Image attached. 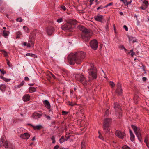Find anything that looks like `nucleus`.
<instances>
[{"mask_svg":"<svg viewBox=\"0 0 149 149\" xmlns=\"http://www.w3.org/2000/svg\"><path fill=\"white\" fill-rule=\"evenodd\" d=\"M147 7H146L145 6H142L140 7V8L142 10L146 9Z\"/></svg>","mask_w":149,"mask_h":149,"instance_id":"54","label":"nucleus"},{"mask_svg":"<svg viewBox=\"0 0 149 149\" xmlns=\"http://www.w3.org/2000/svg\"><path fill=\"white\" fill-rule=\"evenodd\" d=\"M131 126V127H132V128L133 130L135 132V133H136L137 132H136L137 131L138 127L137 126H135V125H132Z\"/></svg>","mask_w":149,"mask_h":149,"instance_id":"26","label":"nucleus"},{"mask_svg":"<svg viewBox=\"0 0 149 149\" xmlns=\"http://www.w3.org/2000/svg\"><path fill=\"white\" fill-rule=\"evenodd\" d=\"M120 106L118 103L117 102L114 103V108L116 111H117L118 109L120 110Z\"/></svg>","mask_w":149,"mask_h":149,"instance_id":"18","label":"nucleus"},{"mask_svg":"<svg viewBox=\"0 0 149 149\" xmlns=\"http://www.w3.org/2000/svg\"><path fill=\"white\" fill-rule=\"evenodd\" d=\"M30 136V135L27 133H25L20 135V137L23 139H28Z\"/></svg>","mask_w":149,"mask_h":149,"instance_id":"16","label":"nucleus"},{"mask_svg":"<svg viewBox=\"0 0 149 149\" xmlns=\"http://www.w3.org/2000/svg\"><path fill=\"white\" fill-rule=\"evenodd\" d=\"M52 125H54L55 124V121H53V122H52L51 123Z\"/></svg>","mask_w":149,"mask_h":149,"instance_id":"64","label":"nucleus"},{"mask_svg":"<svg viewBox=\"0 0 149 149\" xmlns=\"http://www.w3.org/2000/svg\"><path fill=\"white\" fill-rule=\"evenodd\" d=\"M10 80L11 79H6V81H5L9 82V81H10Z\"/></svg>","mask_w":149,"mask_h":149,"instance_id":"58","label":"nucleus"},{"mask_svg":"<svg viewBox=\"0 0 149 149\" xmlns=\"http://www.w3.org/2000/svg\"><path fill=\"white\" fill-rule=\"evenodd\" d=\"M136 132L138 133H141V130L139 128H137V131Z\"/></svg>","mask_w":149,"mask_h":149,"instance_id":"49","label":"nucleus"},{"mask_svg":"<svg viewBox=\"0 0 149 149\" xmlns=\"http://www.w3.org/2000/svg\"><path fill=\"white\" fill-rule=\"evenodd\" d=\"M115 134L118 137L121 139H123L125 134L123 132L117 130L115 132Z\"/></svg>","mask_w":149,"mask_h":149,"instance_id":"10","label":"nucleus"},{"mask_svg":"<svg viewBox=\"0 0 149 149\" xmlns=\"http://www.w3.org/2000/svg\"><path fill=\"white\" fill-rule=\"evenodd\" d=\"M129 132H130V135H131V134H133L132 132V130L130 129H129Z\"/></svg>","mask_w":149,"mask_h":149,"instance_id":"59","label":"nucleus"},{"mask_svg":"<svg viewBox=\"0 0 149 149\" xmlns=\"http://www.w3.org/2000/svg\"><path fill=\"white\" fill-rule=\"evenodd\" d=\"M51 139L52 140V143H54L55 142V138L54 136H52L51 137Z\"/></svg>","mask_w":149,"mask_h":149,"instance_id":"39","label":"nucleus"},{"mask_svg":"<svg viewBox=\"0 0 149 149\" xmlns=\"http://www.w3.org/2000/svg\"><path fill=\"white\" fill-rule=\"evenodd\" d=\"M9 33V32L8 31H7L5 30H4L3 31V36L5 38L6 37Z\"/></svg>","mask_w":149,"mask_h":149,"instance_id":"25","label":"nucleus"},{"mask_svg":"<svg viewBox=\"0 0 149 149\" xmlns=\"http://www.w3.org/2000/svg\"><path fill=\"white\" fill-rule=\"evenodd\" d=\"M66 140H65L64 139V136H62L60 139L59 141L60 143H61Z\"/></svg>","mask_w":149,"mask_h":149,"instance_id":"28","label":"nucleus"},{"mask_svg":"<svg viewBox=\"0 0 149 149\" xmlns=\"http://www.w3.org/2000/svg\"><path fill=\"white\" fill-rule=\"evenodd\" d=\"M76 21L75 20H71L62 26L61 28L64 30H68L70 31H71L73 30L72 27V24H75Z\"/></svg>","mask_w":149,"mask_h":149,"instance_id":"4","label":"nucleus"},{"mask_svg":"<svg viewBox=\"0 0 149 149\" xmlns=\"http://www.w3.org/2000/svg\"><path fill=\"white\" fill-rule=\"evenodd\" d=\"M2 146L6 148L8 147L7 142L5 136L1 137L0 140V146Z\"/></svg>","mask_w":149,"mask_h":149,"instance_id":"8","label":"nucleus"},{"mask_svg":"<svg viewBox=\"0 0 149 149\" xmlns=\"http://www.w3.org/2000/svg\"><path fill=\"white\" fill-rule=\"evenodd\" d=\"M103 8V7L102 6H99L97 8V10H99V9H102Z\"/></svg>","mask_w":149,"mask_h":149,"instance_id":"61","label":"nucleus"},{"mask_svg":"<svg viewBox=\"0 0 149 149\" xmlns=\"http://www.w3.org/2000/svg\"><path fill=\"white\" fill-rule=\"evenodd\" d=\"M86 56V53L83 51H78L69 54L68 56V59L70 65H74L76 63L80 64Z\"/></svg>","mask_w":149,"mask_h":149,"instance_id":"1","label":"nucleus"},{"mask_svg":"<svg viewBox=\"0 0 149 149\" xmlns=\"http://www.w3.org/2000/svg\"><path fill=\"white\" fill-rule=\"evenodd\" d=\"M43 103L45 107L47 109H49V111H50V105L49 102L47 100H45L43 101Z\"/></svg>","mask_w":149,"mask_h":149,"instance_id":"15","label":"nucleus"},{"mask_svg":"<svg viewBox=\"0 0 149 149\" xmlns=\"http://www.w3.org/2000/svg\"><path fill=\"white\" fill-rule=\"evenodd\" d=\"M24 84V82L23 81H22L19 85L20 86H22Z\"/></svg>","mask_w":149,"mask_h":149,"instance_id":"55","label":"nucleus"},{"mask_svg":"<svg viewBox=\"0 0 149 149\" xmlns=\"http://www.w3.org/2000/svg\"><path fill=\"white\" fill-rule=\"evenodd\" d=\"M62 114L63 115H66L68 113V112L64 111H63L62 112Z\"/></svg>","mask_w":149,"mask_h":149,"instance_id":"42","label":"nucleus"},{"mask_svg":"<svg viewBox=\"0 0 149 149\" xmlns=\"http://www.w3.org/2000/svg\"><path fill=\"white\" fill-rule=\"evenodd\" d=\"M23 28L25 32L28 33L29 32V29L28 27L26 26H24Z\"/></svg>","mask_w":149,"mask_h":149,"instance_id":"34","label":"nucleus"},{"mask_svg":"<svg viewBox=\"0 0 149 149\" xmlns=\"http://www.w3.org/2000/svg\"><path fill=\"white\" fill-rule=\"evenodd\" d=\"M109 113V111L108 110H107L105 112V116H107Z\"/></svg>","mask_w":149,"mask_h":149,"instance_id":"48","label":"nucleus"},{"mask_svg":"<svg viewBox=\"0 0 149 149\" xmlns=\"http://www.w3.org/2000/svg\"><path fill=\"white\" fill-rule=\"evenodd\" d=\"M143 3L145 4V6L147 7L148 6V1L146 0H144L143 2Z\"/></svg>","mask_w":149,"mask_h":149,"instance_id":"37","label":"nucleus"},{"mask_svg":"<svg viewBox=\"0 0 149 149\" xmlns=\"http://www.w3.org/2000/svg\"><path fill=\"white\" fill-rule=\"evenodd\" d=\"M128 38H129V41L130 42V41H133V40H134V39H135V37H133L132 36H129Z\"/></svg>","mask_w":149,"mask_h":149,"instance_id":"35","label":"nucleus"},{"mask_svg":"<svg viewBox=\"0 0 149 149\" xmlns=\"http://www.w3.org/2000/svg\"><path fill=\"white\" fill-rule=\"evenodd\" d=\"M42 114L43 113H41L39 114L35 112L33 114L32 117L34 119H38L41 118Z\"/></svg>","mask_w":149,"mask_h":149,"instance_id":"14","label":"nucleus"},{"mask_svg":"<svg viewBox=\"0 0 149 149\" xmlns=\"http://www.w3.org/2000/svg\"><path fill=\"white\" fill-rule=\"evenodd\" d=\"M63 21V19L62 18H60L57 19V22L58 23L61 22Z\"/></svg>","mask_w":149,"mask_h":149,"instance_id":"47","label":"nucleus"},{"mask_svg":"<svg viewBox=\"0 0 149 149\" xmlns=\"http://www.w3.org/2000/svg\"><path fill=\"white\" fill-rule=\"evenodd\" d=\"M123 2L125 5H128L130 4V3H128V2L127 1V0H124Z\"/></svg>","mask_w":149,"mask_h":149,"instance_id":"44","label":"nucleus"},{"mask_svg":"<svg viewBox=\"0 0 149 149\" xmlns=\"http://www.w3.org/2000/svg\"><path fill=\"white\" fill-rule=\"evenodd\" d=\"M78 28L82 32L81 37L84 41L85 42H88L92 35V31L90 30L85 28L82 25L79 26Z\"/></svg>","mask_w":149,"mask_h":149,"instance_id":"2","label":"nucleus"},{"mask_svg":"<svg viewBox=\"0 0 149 149\" xmlns=\"http://www.w3.org/2000/svg\"><path fill=\"white\" fill-rule=\"evenodd\" d=\"M113 3L112 2L110 3H109L107 4V5H106L104 7V8H107V7H108L109 6H110L111 5H113Z\"/></svg>","mask_w":149,"mask_h":149,"instance_id":"46","label":"nucleus"},{"mask_svg":"<svg viewBox=\"0 0 149 149\" xmlns=\"http://www.w3.org/2000/svg\"><path fill=\"white\" fill-rule=\"evenodd\" d=\"M61 8L63 10H66V8L63 5L61 6Z\"/></svg>","mask_w":149,"mask_h":149,"instance_id":"50","label":"nucleus"},{"mask_svg":"<svg viewBox=\"0 0 149 149\" xmlns=\"http://www.w3.org/2000/svg\"><path fill=\"white\" fill-rule=\"evenodd\" d=\"M111 122V120L110 118H106L103 122V126L109 127Z\"/></svg>","mask_w":149,"mask_h":149,"instance_id":"12","label":"nucleus"},{"mask_svg":"<svg viewBox=\"0 0 149 149\" xmlns=\"http://www.w3.org/2000/svg\"><path fill=\"white\" fill-rule=\"evenodd\" d=\"M137 137L138 138V140L140 142L142 141V136L141 133H138L137 132L135 133Z\"/></svg>","mask_w":149,"mask_h":149,"instance_id":"19","label":"nucleus"},{"mask_svg":"<svg viewBox=\"0 0 149 149\" xmlns=\"http://www.w3.org/2000/svg\"><path fill=\"white\" fill-rule=\"evenodd\" d=\"M23 44L24 46H27V43L26 42H24L23 43Z\"/></svg>","mask_w":149,"mask_h":149,"instance_id":"62","label":"nucleus"},{"mask_svg":"<svg viewBox=\"0 0 149 149\" xmlns=\"http://www.w3.org/2000/svg\"><path fill=\"white\" fill-rule=\"evenodd\" d=\"M6 60L7 62V64L8 66L10 67H11L12 66V65L10 64L9 61L7 59H6Z\"/></svg>","mask_w":149,"mask_h":149,"instance_id":"36","label":"nucleus"},{"mask_svg":"<svg viewBox=\"0 0 149 149\" xmlns=\"http://www.w3.org/2000/svg\"><path fill=\"white\" fill-rule=\"evenodd\" d=\"M36 91V88L33 87H30L29 89V92L30 93H32L35 92Z\"/></svg>","mask_w":149,"mask_h":149,"instance_id":"24","label":"nucleus"},{"mask_svg":"<svg viewBox=\"0 0 149 149\" xmlns=\"http://www.w3.org/2000/svg\"><path fill=\"white\" fill-rule=\"evenodd\" d=\"M0 71L3 74L6 73V72L3 69H0Z\"/></svg>","mask_w":149,"mask_h":149,"instance_id":"43","label":"nucleus"},{"mask_svg":"<svg viewBox=\"0 0 149 149\" xmlns=\"http://www.w3.org/2000/svg\"><path fill=\"white\" fill-rule=\"evenodd\" d=\"M35 36L32 34H31L28 40L27 47H33L34 44Z\"/></svg>","mask_w":149,"mask_h":149,"instance_id":"6","label":"nucleus"},{"mask_svg":"<svg viewBox=\"0 0 149 149\" xmlns=\"http://www.w3.org/2000/svg\"><path fill=\"white\" fill-rule=\"evenodd\" d=\"M135 136L134 134H132L130 135V140L131 141H134Z\"/></svg>","mask_w":149,"mask_h":149,"instance_id":"33","label":"nucleus"},{"mask_svg":"<svg viewBox=\"0 0 149 149\" xmlns=\"http://www.w3.org/2000/svg\"><path fill=\"white\" fill-rule=\"evenodd\" d=\"M91 68L88 70L89 80L96 79L97 77V73L96 67L93 64H91Z\"/></svg>","mask_w":149,"mask_h":149,"instance_id":"3","label":"nucleus"},{"mask_svg":"<svg viewBox=\"0 0 149 149\" xmlns=\"http://www.w3.org/2000/svg\"><path fill=\"white\" fill-rule=\"evenodd\" d=\"M110 85L112 87H113L115 85L114 83L112 81H110Z\"/></svg>","mask_w":149,"mask_h":149,"instance_id":"40","label":"nucleus"},{"mask_svg":"<svg viewBox=\"0 0 149 149\" xmlns=\"http://www.w3.org/2000/svg\"><path fill=\"white\" fill-rule=\"evenodd\" d=\"M110 18H109L107 21V22L105 26V28L107 30H108L109 29V26L110 24Z\"/></svg>","mask_w":149,"mask_h":149,"instance_id":"23","label":"nucleus"},{"mask_svg":"<svg viewBox=\"0 0 149 149\" xmlns=\"http://www.w3.org/2000/svg\"><path fill=\"white\" fill-rule=\"evenodd\" d=\"M117 88L115 91L116 93L118 95H121L123 93V90L121 84L118 82L117 84Z\"/></svg>","mask_w":149,"mask_h":149,"instance_id":"9","label":"nucleus"},{"mask_svg":"<svg viewBox=\"0 0 149 149\" xmlns=\"http://www.w3.org/2000/svg\"><path fill=\"white\" fill-rule=\"evenodd\" d=\"M6 87V86L5 84H1L0 85V89L2 92L5 91Z\"/></svg>","mask_w":149,"mask_h":149,"instance_id":"22","label":"nucleus"},{"mask_svg":"<svg viewBox=\"0 0 149 149\" xmlns=\"http://www.w3.org/2000/svg\"><path fill=\"white\" fill-rule=\"evenodd\" d=\"M24 80L26 81H29V78L27 77H26L24 78Z\"/></svg>","mask_w":149,"mask_h":149,"instance_id":"51","label":"nucleus"},{"mask_svg":"<svg viewBox=\"0 0 149 149\" xmlns=\"http://www.w3.org/2000/svg\"><path fill=\"white\" fill-rule=\"evenodd\" d=\"M75 77L77 80L81 83L84 86L87 85L88 81H86L84 75L81 74H77L75 75Z\"/></svg>","mask_w":149,"mask_h":149,"instance_id":"5","label":"nucleus"},{"mask_svg":"<svg viewBox=\"0 0 149 149\" xmlns=\"http://www.w3.org/2000/svg\"><path fill=\"white\" fill-rule=\"evenodd\" d=\"M43 128V127L41 125L36 126H33V128L34 130H40Z\"/></svg>","mask_w":149,"mask_h":149,"instance_id":"21","label":"nucleus"},{"mask_svg":"<svg viewBox=\"0 0 149 149\" xmlns=\"http://www.w3.org/2000/svg\"><path fill=\"white\" fill-rule=\"evenodd\" d=\"M149 140V138L148 137L146 136L144 140V142L146 143L147 146L149 147L148 144V142Z\"/></svg>","mask_w":149,"mask_h":149,"instance_id":"29","label":"nucleus"},{"mask_svg":"<svg viewBox=\"0 0 149 149\" xmlns=\"http://www.w3.org/2000/svg\"><path fill=\"white\" fill-rule=\"evenodd\" d=\"M142 79L143 81H145L146 80L147 78L145 77H143V78Z\"/></svg>","mask_w":149,"mask_h":149,"instance_id":"63","label":"nucleus"},{"mask_svg":"<svg viewBox=\"0 0 149 149\" xmlns=\"http://www.w3.org/2000/svg\"><path fill=\"white\" fill-rule=\"evenodd\" d=\"M103 17L101 15H98L94 17V19L97 21L100 22L101 23H103Z\"/></svg>","mask_w":149,"mask_h":149,"instance_id":"13","label":"nucleus"},{"mask_svg":"<svg viewBox=\"0 0 149 149\" xmlns=\"http://www.w3.org/2000/svg\"><path fill=\"white\" fill-rule=\"evenodd\" d=\"M26 55L28 56H30L34 58H36L37 57L35 54L31 53H28L26 54Z\"/></svg>","mask_w":149,"mask_h":149,"instance_id":"27","label":"nucleus"},{"mask_svg":"<svg viewBox=\"0 0 149 149\" xmlns=\"http://www.w3.org/2000/svg\"><path fill=\"white\" fill-rule=\"evenodd\" d=\"M90 46L94 50H96L98 47V42L95 39L91 40L90 43Z\"/></svg>","mask_w":149,"mask_h":149,"instance_id":"7","label":"nucleus"},{"mask_svg":"<svg viewBox=\"0 0 149 149\" xmlns=\"http://www.w3.org/2000/svg\"><path fill=\"white\" fill-rule=\"evenodd\" d=\"M123 28L125 29L126 31H128V28L126 25H124L123 26Z\"/></svg>","mask_w":149,"mask_h":149,"instance_id":"52","label":"nucleus"},{"mask_svg":"<svg viewBox=\"0 0 149 149\" xmlns=\"http://www.w3.org/2000/svg\"><path fill=\"white\" fill-rule=\"evenodd\" d=\"M135 54V53L134 52H132L131 54V56L133 57L134 55Z\"/></svg>","mask_w":149,"mask_h":149,"instance_id":"60","label":"nucleus"},{"mask_svg":"<svg viewBox=\"0 0 149 149\" xmlns=\"http://www.w3.org/2000/svg\"><path fill=\"white\" fill-rule=\"evenodd\" d=\"M109 127L103 126V130L104 132L106 133H109L110 132Z\"/></svg>","mask_w":149,"mask_h":149,"instance_id":"20","label":"nucleus"},{"mask_svg":"<svg viewBox=\"0 0 149 149\" xmlns=\"http://www.w3.org/2000/svg\"><path fill=\"white\" fill-rule=\"evenodd\" d=\"M46 29L47 33L48 35H52L54 32V29L52 26L48 27L46 28Z\"/></svg>","mask_w":149,"mask_h":149,"instance_id":"11","label":"nucleus"},{"mask_svg":"<svg viewBox=\"0 0 149 149\" xmlns=\"http://www.w3.org/2000/svg\"><path fill=\"white\" fill-rule=\"evenodd\" d=\"M68 104L69 105H70L72 106H73L76 104V103L74 102H70L69 101L68 102Z\"/></svg>","mask_w":149,"mask_h":149,"instance_id":"30","label":"nucleus"},{"mask_svg":"<svg viewBox=\"0 0 149 149\" xmlns=\"http://www.w3.org/2000/svg\"><path fill=\"white\" fill-rule=\"evenodd\" d=\"M123 149H130V148L126 145H124L122 147Z\"/></svg>","mask_w":149,"mask_h":149,"instance_id":"41","label":"nucleus"},{"mask_svg":"<svg viewBox=\"0 0 149 149\" xmlns=\"http://www.w3.org/2000/svg\"><path fill=\"white\" fill-rule=\"evenodd\" d=\"M119 116L118 117L120 118L122 116V113L120 112H119Z\"/></svg>","mask_w":149,"mask_h":149,"instance_id":"56","label":"nucleus"},{"mask_svg":"<svg viewBox=\"0 0 149 149\" xmlns=\"http://www.w3.org/2000/svg\"><path fill=\"white\" fill-rule=\"evenodd\" d=\"M1 52L3 54L4 56L5 57L8 56V55L7 54V53L4 50H2Z\"/></svg>","mask_w":149,"mask_h":149,"instance_id":"32","label":"nucleus"},{"mask_svg":"<svg viewBox=\"0 0 149 149\" xmlns=\"http://www.w3.org/2000/svg\"><path fill=\"white\" fill-rule=\"evenodd\" d=\"M45 116H46V118L48 119H50V117L49 116H46V115H45Z\"/></svg>","mask_w":149,"mask_h":149,"instance_id":"57","label":"nucleus"},{"mask_svg":"<svg viewBox=\"0 0 149 149\" xmlns=\"http://www.w3.org/2000/svg\"><path fill=\"white\" fill-rule=\"evenodd\" d=\"M98 132H99V136H98L99 138H100V139L103 140V138L101 134L100 133L99 131Z\"/></svg>","mask_w":149,"mask_h":149,"instance_id":"45","label":"nucleus"},{"mask_svg":"<svg viewBox=\"0 0 149 149\" xmlns=\"http://www.w3.org/2000/svg\"><path fill=\"white\" fill-rule=\"evenodd\" d=\"M22 99L24 102H27L30 100V96L29 94H26L23 96Z\"/></svg>","mask_w":149,"mask_h":149,"instance_id":"17","label":"nucleus"},{"mask_svg":"<svg viewBox=\"0 0 149 149\" xmlns=\"http://www.w3.org/2000/svg\"><path fill=\"white\" fill-rule=\"evenodd\" d=\"M59 148V146L58 145H56L54 147V149H58Z\"/></svg>","mask_w":149,"mask_h":149,"instance_id":"53","label":"nucleus"},{"mask_svg":"<svg viewBox=\"0 0 149 149\" xmlns=\"http://www.w3.org/2000/svg\"><path fill=\"white\" fill-rule=\"evenodd\" d=\"M85 143L83 141L81 143V149H85Z\"/></svg>","mask_w":149,"mask_h":149,"instance_id":"31","label":"nucleus"},{"mask_svg":"<svg viewBox=\"0 0 149 149\" xmlns=\"http://www.w3.org/2000/svg\"><path fill=\"white\" fill-rule=\"evenodd\" d=\"M16 20L17 22H22V19L20 17H19L16 19Z\"/></svg>","mask_w":149,"mask_h":149,"instance_id":"38","label":"nucleus"}]
</instances>
